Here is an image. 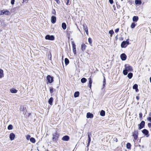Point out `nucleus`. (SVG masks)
Returning <instances> with one entry per match:
<instances>
[{
    "instance_id": "obj_1",
    "label": "nucleus",
    "mask_w": 151,
    "mask_h": 151,
    "mask_svg": "<svg viewBox=\"0 0 151 151\" xmlns=\"http://www.w3.org/2000/svg\"><path fill=\"white\" fill-rule=\"evenodd\" d=\"M124 67L125 69L123 71V73L124 75H126L128 72H131L133 70L132 67L128 64H125Z\"/></svg>"
},
{
    "instance_id": "obj_2",
    "label": "nucleus",
    "mask_w": 151,
    "mask_h": 151,
    "mask_svg": "<svg viewBox=\"0 0 151 151\" xmlns=\"http://www.w3.org/2000/svg\"><path fill=\"white\" fill-rule=\"evenodd\" d=\"M129 39H127L126 41H123L121 44V47H126L129 44Z\"/></svg>"
},
{
    "instance_id": "obj_3",
    "label": "nucleus",
    "mask_w": 151,
    "mask_h": 151,
    "mask_svg": "<svg viewBox=\"0 0 151 151\" xmlns=\"http://www.w3.org/2000/svg\"><path fill=\"white\" fill-rule=\"evenodd\" d=\"M46 40H55V37L54 35H47L45 37Z\"/></svg>"
},
{
    "instance_id": "obj_4",
    "label": "nucleus",
    "mask_w": 151,
    "mask_h": 151,
    "mask_svg": "<svg viewBox=\"0 0 151 151\" xmlns=\"http://www.w3.org/2000/svg\"><path fill=\"white\" fill-rule=\"evenodd\" d=\"M91 133L88 132V143L87 147H88H88L89 146L90 142L91 141Z\"/></svg>"
},
{
    "instance_id": "obj_5",
    "label": "nucleus",
    "mask_w": 151,
    "mask_h": 151,
    "mask_svg": "<svg viewBox=\"0 0 151 151\" xmlns=\"http://www.w3.org/2000/svg\"><path fill=\"white\" fill-rule=\"evenodd\" d=\"M145 125V122L142 121L138 125L139 126V129H140L144 127Z\"/></svg>"
},
{
    "instance_id": "obj_6",
    "label": "nucleus",
    "mask_w": 151,
    "mask_h": 151,
    "mask_svg": "<svg viewBox=\"0 0 151 151\" xmlns=\"http://www.w3.org/2000/svg\"><path fill=\"white\" fill-rule=\"evenodd\" d=\"M47 78L48 82L50 83H51L53 81V77L50 75L47 76Z\"/></svg>"
},
{
    "instance_id": "obj_7",
    "label": "nucleus",
    "mask_w": 151,
    "mask_h": 151,
    "mask_svg": "<svg viewBox=\"0 0 151 151\" xmlns=\"http://www.w3.org/2000/svg\"><path fill=\"white\" fill-rule=\"evenodd\" d=\"M56 21V18L55 16L52 15L51 17V21L52 24H55Z\"/></svg>"
},
{
    "instance_id": "obj_8",
    "label": "nucleus",
    "mask_w": 151,
    "mask_h": 151,
    "mask_svg": "<svg viewBox=\"0 0 151 151\" xmlns=\"http://www.w3.org/2000/svg\"><path fill=\"white\" fill-rule=\"evenodd\" d=\"M53 139L55 140H57L59 136V135L57 132L53 134Z\"/></svg>"
},
{
    "instance_id": "obj_9",
    "label": "nucleus",
    "mask_w": 151,
    "mask_h": 151,
    "mask_svg": "<svg viewBox=\"0 0 151 151\" xmlns=\"http://www.w3.org/2000/svg\"><path fill=\"white\" fill-rule=\"evenodd\" d=\"M69 139V137L68 136L65 135L62 137V139L63 141H68Z\"/></svg>"
},
{
    "instance_id": "obj_10",
    "label": "nucleus",
    "mask_w": 151,
    "mask_h": 151,
    "mask_svg": "<svg viewBox=\"0 0 151 151\" xmlns=\"http://www.w3.org/2000/svg\"><path fill=\"white\" fill-rule=\"evenodd\" d=\"M93 116V114L90 112H88L87 114L86 117L87 118H92Z\"/></svg>"
},
{
    "instance_id": "obj_11",
    "label": "nucleus",
    "mask_w": 151,
    "mask_h": 151,
    "mask_svg": "<svg viewBox=\"0 0 151 151\" xmlns=\"http://www.w3.org/2000/svg\"><path fill=\"white\" fill-rule=\"evenodd\" d=\"M142 132L144 134H145L147 136V137L149 136V132L147 130L145 129H144L143 130H142Z\"/></svg>"
},
{
    "instance_id": "obj_12",
    "label": "nucleus",
    "mask_w": 151,
    "mask_h": 151,
    "mask_svg": "<svg viewBox=\"0 0 151 151\" xmlns=\"http://www.w3.org/2000/svg\"><path fill=\"white\" fill-rule=\"evenodd\" d=\"M15 137V135L13 133H11L9 135V138L11 140H13Z\"/></svg>"
},
{
    "instance_id": "obj_13",
    "label": "nucleus",
    "mask_w": 151,
    "mask_h": 151,
    "mask_svg": "<svg viewBox=\"0 0 151 151\" xmlns=\"http://www.w3.org/2000/svg\"><path fill=\"white\" fill-rule=\"evenodd\" d=\"M120 57L122 60H125L126 59V56L124 53L120 55Z\"/></svg>"
},
{
    "instance_id": "obj_14",
    "label": "nucleus",
    "mask_w": 151,
    "mask_h": 151,
    "mask_svg": "<svg viewBox=\"0 0 151 151\" xmlns=\"http://www.w3.org/2000/svg\"><path fill=\"white\" fill-rule=\"evenodd\" d=\"M133 136L135 139L136 140L138 138V132L137 131H135L133 134Z\"/></svg>"
},
{
    "instance_id": "obj_15",
    "label": "nucleus",
    "mask_w": 151,
    "mask_h": 151,
    "mask_svg": "<svg viewBox=\"0 0 151 151\" xmlns=\"http://www.w3.org/2000/svg\"><path fill=\"white\" fill-rule=\"evenodd\" d=\"M139 19V17L137 16H134L132 18V20L133 22H137Z\"/></svg>"
},
{
    "instance_id": "obj_16",
    "label": "nucleus",
    "mask_w": 151,
    "mask_h": 151,
    "mask_svg": "<svg viewBox=\"0 0 151 151\" xmlns=\"http://www.w3.org/2000/svg\"><path fill=\"white\" fill-rule=\"evenodd\" d=\"M135 3L137 5H140L142 4V1L141 0H135Z\"/></svg>"
},
{
    "instance_id": "obj_17",
    "label": "nucleus",
    "mask_w": 151,
    "mask_h": 151,
    "mask_svg": "<svg viewBox=\"0 0 151 151\" xmlns=\"http://www.w3.org/2000/svg\"><path fill=\"white\" fill-rule=\"evenodd\" d=\"M2 11L4 14L9 15L10 14L9 12L7 10H3Z\"/></svg>"
},
{
    "instance_id": "obj_18",
    "label": "nucleus",
    "mask_w": 151,
    "mask_h": 151,
    "mask_svg": "<svg viewBox=\"0 0 151 151\" xmlns=\"http://www.w3.org/2000/svg\"><path fill=\"white\" fill-rule=\"evenodd\" d=\"M88 86L89 87L91 88V84L92 83V80L91 79V78H88Z\"/></svg>"
},
{
    "instance_id": "obj_19",
    "label": "nucleus",
    "mask_w": 151,
    "mask_h": 151,
    "mask_svg": "<svg viewBox=\"0 0 151 151\" xmlns=\"http://www.w3.org/2000/svg\"><path fill=\"white\" fill-rule=\"evenodd\" d=\"M137 88L138 85L136 84H135L133 86V88L135 89L136 92H137L138 91V89Z\"/></svg>"
},
{
    "instance_id": "obj_20",
    "label": "nucleus",
    "mask_w": 151,
    "mask_h": 151,
    "mask_svg": "<svg viewBox=\"0 0 151 151\" xmlns=\"http://www.w3.org/2000/svg\"><path fill=\"white\" fill-rule=\"evenodd\" d=\"M62 27L64 30H65L66 28V25L65 22H63L62 24Z\"/></svg>"
},
{
    "instance_id": "obj_21",
    "label": "nucleus",
    "mask_w": 151,
    "mask_h": 151,
    "mask_svg": "<svg viewBox=\"0 0 151 151\" xmlns=\"http://www.w3.org/2000/svg\"><path fill=\"white\" fill-rule=\"evenodd\" d=\"M53 99L52 97H51L48 101L49 104L51 105H52V102L53 101Z\"/></svg>"
},
{
    "instance_id": "obj_22",
    "label": "nucleus",
    "mask_w": 151,
    "mask_h": 151,
    "mask_svg": "<svg viewBox=\"0 0 151 151\" xmlns=\"http://www.w3.org/2000/svg\"><path fill=\"white\" fill-rule=\"evenodd\" d=\"M10 91L12 93H16L17 91V90L13 88H12L10 90Z\"/></svg>"
},
{
    "instance_id": "obj_23",
    "label": "nucleus",
    "mask_w": 151,
    "mask_h": 151,
    "mask_svg": "<svg viewBox=\"0 0 151 151\" xmlns=\"http://www.w3.org/2000/svg\"><path fill=\"white\" fill-rule=\"evenodd\" d=\"M4 77L3 71L2 69H0V78Z\"/></svg>"
},
{
    "instance_id": "obj_24",
    "label": "nucleus",
    "mask_w": 151,
    "mask_h": 151,
    "mask_svg": "<svg viewBox=\"0 0 151 151\" xmlns=\"http://www.w3.org/2000/svg\"><path fill=\"white\" fill-rule=\"evenodd\" d=\"M79 92L78 91L76 92L74 94V96L75 98L79 96Z\"/></svg>"
},
{
    "instance_id": "obj_25",
    "label": "nucleus",
    "mask_w": 151,
    "mask_h": 151,
    "mask_svg": "<svg viewBox=\"0 0 151 151\" xmlns=\"http://www.w3.org/2000/svg\"><path fill=\"white\" fill-rule=\"evenodd\" d=\"M30 141L32 143H35L36 142L35 139L33 137H31L30 139Z\"/></svg>"
},
{
    "instance_id": "obj_26",
    "label": "nucleus",
    "mask_w": 151,
    "mask_h": 151,
    "mask_svg": "<svg viewBox=\"0 0 151 151\" xmlns=\"http://www.w3.org/2000/svg\"><path fill=\"white\" fill-rule=\"evenodd\" d=\"M132 76L133 74L131 73H129L127 75V77L129 79H131V78H132Z\"/></svg>"
},
{
    "instance_id": "obj_27",
    "label": "nucleus",
    "mask_w": 151,
    "mask_h": 151,
    "mask_svg": "<svg viewBox=\"0 0 151 151\" xmlns=\"http://www.w3.org/2000/svg\"><path fill=\"white\" fill-rule=\"evenodd\" d=\"M100 115L102 116H104L105 115V111L103 110H102L100 112Z\"/></svg>"
},
{
    "instance_id": "obj_28",
    "label": "nucleus",
    "mask_w": 151,
    "mask_h": 151,
    "mask_svg": "<svg viewBox=\"0 0 151 151\" xmlns=\"http://www.w3.org/2000/svg\"><path fill=\"white\" fill-rule=\"evenodd\" d=\"M86 81V79L85 78H82L81 80V81L83 83H85Z\"/></svg>"
},
{
    "instance_id": "obj_29",
    "label": "nucleus",
    "mask_w": 151,
    "mask_h": 151,
    "mask_svg": "<svg viewBox=\"0 0 151 151\" xmlns=\"http://www.w3.org/2000/svg\"><path fill=\"white\" fill-rule=\"evenodd\" d=\"M65 62L66 65H67L69 63V60L67 58H65Z\"/></svg>"
},
{
    "instance_id": "obj_30",
    "label": "nucleus",
    "mask_w": 151,
    "mask_h": 151,
    "mask_svg": "<svg viewBox=\"0 0 151 151\" xmlns=\"http://www.w3.org/2000/svg\"><path fill=\"white\" fill-rule=\"evenodd\" d=\"M136 26V24L134 22H132V23L131 25V27L132 29L134 28Z\"/></svg>"
},
{
    "instance_id": "obj_31",
    "label": "nucleus",
    "mask_w": 151,
    "mask_h": 151,
    "mask_svg": "<svg viewBox=\"0 0 151 151\" xmlns=\"http://www.w3.org/2000/svg\"><path fill=\"white\" fill-rule=\"evenodd\" d=\"M109 33L110 34L111 36L114 34V32L113 30H111L109 31Z\"/></svg>"
},
{
    "instance_id": "obj_32",
    "label": "nucleus",
    "mask_w": 151,
    "mask_h": 151,
    "mask_svg": "<svg viewBox=\"0 0 151 151\" xmlns=\"http://www.w3.org/2000/svg\"><path fill=\"white\" fill-rule=\"evenodd\" d=\"M13 129V126L11 124L9 125L8 127V129L9 130H11Z\"/></svg>"
},
{
    "instance_id": "obj_33",
    "label": "nucleus",
    "mask_w": 151,
    "mask_h": 151,
    "mask_svg": "<svg viewBox=\"0 0 151 151\" xmlns=\"http://www.w3.org/2000/svg\"><path fill=\"white\" fill-rule=\"evenodd\" d=\"M131 145L129 143H128L126 145V147L127 149H129L130 148Z\"/></svg>"
},
{
    "instance_id": "obj_34",
    "label": "nucleus",
    "mask_w": 151,
    "mask_h": 151,
    "mask_svg": "<svg viewBox=\"0 0 151 151\" xmlns=\"http://www.w3.org/2000/svg\"><path fill=\"white\" fill-rule=\"evenodd\" d=\"M51 14H53L55 15H56V11L55 9H53L52 10Z\"/></svg>"
},
{
    "instance_id": "obj_35",
    "label": "nucleus",
    "mask_w": 151,
    "mask_h": 151,
    "mask_svg": "<svg viewBox=\"0 0 151 151\" xmlns=\"http://www.w3.org/2000/svg\"><path fill=\"white\" fill-rule=\"evenodd\" d=\"M88 41L90 44H91L92 43V39L91 38L89 37L88 38Z\"/></svg>"
},
{
    "instance_id": "obj_36",
    "label": "nucleus",
    "mask_w": 151,
    "mask_h": 151,
    "mask_svg": "<svg viewBox=\"0 0 151 151\" xmlns=\"http://www.w3.org/2000/svg\"><path fill=\"white\" fill-rule=\"evenodd\" d=\"M50 93H52L53 92V88L52 87H50Z\"/></svg>"
},
{
    "instance_id": "obj_37",
    "label": "nucleus",
    "mask_w": 151,
    "mask_h": 151,
    "mask_svg": "<svg viewBox=\"0 0 151 151\" xmlns=\"http://www.w3.org/2000/svg\"><path fill=\"white\" fill-rule=\"evenodd\" d=\"M73 52L75 54H76V48H73Z\"/></svg>"
},
{
    "instance_id": "obj_38",
    "label": "nucleus",
    "mask_w": 151,
    "mask_h": 151,
    "mask_svg": "<svg viewBox=\"0 0 151 151\" xmlns=\"http://www.w3.org/2000/svg\"><path fill=\"white\" fill-rule=\"evenodd\" d=\"M30 136L29 135H27L26 136V139L27 140H29V139H30Z\"/></svg>"
},
{
    "instance_id": "obj_39",
    "label": "nucleus",
    "mask_w": 151,
    "mask_h": 151,
    "mask_svg": "<svg viewBox=\"0 0 151 151\" xmlns=\"http://www.w3.org/2000/svg\"><path fill=\"white\" fill-rule=\"evenodd\" d=\"M72 47H76V45L74 42H72Z\"/></svg>"
},
{
    "instance_id": "obj_40",
    "label": "nucleus",
    "mask_w": 151,
    "mask_h": 151,
    "mask_svg": "<svg viewBox=\"0 0 151 151\" xmlns=\"http://www.w3.org/2000/svg\"><path fill=\"white\" fill-rule=\"evenodd\" d=\"M15 2V0H11V3L12 5L14 4Z\"/></svg>"
},
{
    "instance_id": "obj_41",
    "label": "nucleus",
    "mask_w": 151,
    "mask_h": 151,
    "mask_svg": "<svg viewBox=\"0 0 151 151\" xmlns=\"http://www.w3.org/2000/svg\"><path fill=\"white\" fill-rule=\"evenodd\" d=\"M83 29H85L86 27H88L85 24H83Z\"/></svg>"
},
{
    "instance_id": "obj_42",
    "label": "nucleus",
    "mask_w": 151,
    "mask_h": 151,
    "mask_svg": "<svg viewBox=\"0 0 151 151\" xmlns=\"http://www.w3.org/2000/svg\"><path fill=\"white\" fill-rule=\"evenodd\" d=\"M119 28H117L116 29H115V33H117V32H119Z\"/></svg>"
},
{
    "instance_id": "obj_43",
    "label": "nucleus",
    "mask_w": 151,
    "mask_h": 151,
    "mask_svg": "<svg viewBox=\"0 0 151 151\" xmlns=\"http://www.w3.org/2000/svg\"><path fill=\"white\" fill-rule=\"evenodd\" d=\"M110 3L111 4H112L113 3L114 1L113 0H109Z\"/></svg>"
},
{
    "instance_id": "obj_44",
    "label": "nucleus",
    "mask_w": 151,
    "mask_h": 151,
    "mask_svg": "<svg viewBox=\"0 0 151 151\" xmlns=\"http://www.w3.org/2000/svg\"><path fill=\"white\" fill-rule=\"evenodd\" d=\"M55 1H56V3L58 4H59L60 3V1L59 0H54Z\"/></svg>"
},
{
    "instance_id": "obj_45",
    "label": "nucleus",
    "mask_w": 151,
    "mask_h": 151,
    "mask_svg": "<svg viewBox=\"0 0 151 151\" xmlns=\"http://www.w3.org/2000/svg\"><path fill=\"white\" fill-rule=\"evenodd\" d=\"M142 113H140L139 114V117L140 118H141L142 117Z\"/></svg>"
},
{
    "instance_id": "obj_46",
    "label": "nucleus",
    "mask_w": 151,
    "mask_h": 151,
    "mask_svg": "<svg viewBox=\"0 0 151 151\" xmlns=\"http://www.w3.org/2000/svg\"><path fill=\"white\" fill-rule=\"evenodd\" d=\"M4 15L2 10H0V15Z\"/></svg>"
},
{
    "instance_id": "obj_47",
    "label": "nucleus",
    "mask_w": 151,
    "mask_h": 151,
    "mask_svg": "<svg viewBox=\"0 0 151 151\" xmlns=\"http://www.w3.org/2000/svg\"><path fill=\"white\" fill-rule=\"evenodd\" d=\"M148 121H149L150 122H151V117H149L147 118Z\"/></svg>"
},
{
    "instance_id": "obj_48",
    "label": "nucleus",
    "mask_w": 151,
    "mask_h": 151,
    "mask_svg": "<svg viewBox=\"0 0 151 151\" xmlns=\"http://www.w3.org/2000/svg\"><path fill=\"white\" fill-rule=\"evenodd\" d=\"M67 2H66V4L68 5L69 4L70 0H66Z\"/></svg>"
},
{
    "instance_id": "obj_49",
    "label": "nucleus",
    "mask_w": 151,
    "mask_h": 151,
    "mask_svg": "<svg viewBox=\"0 0 151 151\" xmlns=\"http://www.w3.org/2000/svg\"><path fill=\"white\" fill-rule=\"evenodd\" d=\"M106 84V80L104 78L103 81V86H104Z\"/></svg>"
},
{
    "instance_id": "obj_50",
    "label": "nucleus",
    "mask_w": 151,
    "mask_h": 151,
    "mask_svg": "<svg viewBox=\"0 0 151 151\" xmlns=\"http://www.w3.org/2000/svg\"><path fill=\"white\" fill-rule=\"evenodd\" d=\"M86 45L84 44H83L81 45V47H85Z\"/></svg>"
},
{
    "instance_id": "obj_51",
    "label": "nucleus",
    "mask_w": 151,
    "mask_h": 151,
    "mask_svg": "<svg viewBox=\"0 0 151 151\" xmlns=\"http://www.w3.org/2000/svg\"><path fill=\"white\" fill-rule=\"evenodd\" d=\"M148 127L150 128H151V123H148Z\"/></svg>"
},
{
    "instance_id": "obj_52",
    "label": "nucleus",
    "mask_w": 151,
    "mask_h": 151,
    "mask_svg": "<svg viewBox=\"0 0 151 151\" xmlns=\"http://www.w3.org/2000/svg\"><path fill=\"white\" fill-rule=\"evenodd\" d=\"M48 56L49 57L50 56V59H51V52H50L48 54Z\"/></svg>"
},
{
    "instance_id": "obj_53",
    "label": "nucleus",
    "mask_w": 151,
    "mask_h": 151,
    "mask_svg": "<svg viewBox=\"0 0 151 151\" xmlns=\"http://www.w3.org/2000/svg\"><path fill=\"white\" fill-rule=\"evenodd\" d=\"M29 0H23V2L27 3Z\"/></svg>"
},
{
    "instance_id": "obj_54",
    "label": "nucleus",
    "mask_w": 151,
    "mask_h": 151,
    "mask_svg": "<svg viewBox=\"0 0 151 151\" xmlns=\"http://www.w3.org/2000/svg\"><path fill=\"white\" fill-rule=\"evenodd\" d=\"M84 29L85 31L87 30H88V27H86L85 29Z\"/></svg>"
},
{
    "instance_id": "obj_55",
    "label": "nucleus",
    "mask_w": 151,
    "mask_h": 151,
    "mask_svg": "<svg viewBox=\"0 0 151 151\" xmlns=\"http://www.w3.org/2000/svg\"><path fill=\"white\" fill-rule=\"evenodd\" d=\"M136 99L137 100H138L139 99V97L138 96H137L136 97Z\"/></svg>"
},
{
    "instance_id": "obj_56",
    "label": "nucleus",
    "mask_w": 151,
    "mask_h": 151,
    "mask_svg": "<svg viewBox=\"0 0 151 151\" xmlns=\"http://www.w3.org/2000/svg\"><path fill=\"white\" fill-rule=\"evenodd\" d=\"M86 33V34L87 35H88V30L86 31H85Z\"/></svg>"
},
{
    "instance_id": "obj_57",
    "label": "nucleus",
    "mask_w": 151,
    "mask_h": 151,
    "mask_svg": "<svg viewBox=\"0 0 151 151\" xmlns=\"http://www.w3.org/2000/svg\"><path fill=\"white\" fill-rule=\"evenodd\" d=\"M81 49L82 50V51H83L85 49V48H81Z\"/></svg>"
},
{
    "instance_id": "obj_58",
    "label": "nucleus",
    "mask_w": 151,
    "mask_h": 151,
    "mask_svg": "<svg viewBox=\"0 0 151 151\" xmlns=\"http://www.w3.org/2000/svg\"><path fill=\"white\" fill-rule=\"evenodd\" d=\"M120 6L119 5L118 6H117V7L118 9H119L120 8Z\"/></svg>"
},
{
    "instance_id": "obj_59",
    "label": "nucleus",
    "mask_w": 151,
    "mask_h": 151,
    "mask_svg": "<svg viewBox=\"0 0 151 151\" xmlns=\"http://www.w3.org/2000/svg\"><path fill=\"white\" fill-rule=\"evenodd\" d=\"M149 115L150 116H151V112L150 113H149Z\"/></svg>"
},
{
    "instance_id": "obj_60",
    "label": "nucleus",
    "mask_w": 151,
    "mask_h": 151,
    "mask_svg": "<svg viewBox=\"0 0 151 151\" xmlns=\"http://www.w3.org/2000/svg\"><path fill=\"white\" fill-rule=\"evenodd\" d=\"M150 82L151 83V77H150Z\"/></svg>"
},
{
    "instance_id": "obj_61",
    "label": "nucleus",
    "mask_w": 151,
    "mask_h": 151,
    "mask_svg": "<svg viewBox=\"0 0 151 151\" xmlns=\"http://www.w3.org/2000/svg\"><path fill=\"white\" fill-rule=\"evenodd\" d=\"M122 1L123 0H121Z\"/></svg>"
},
{
    "instance_id": "obj_62",
    "label": "nucleus",
    "mask_w": 151,
    "mask_h": 151,
    "mask_svg": "<svg viewBox=\"0 0 151 151\" xmlns=\"http://www.w3.org/2000/svg\"><path fill=\"white\" fill-rule=\"evenodd\" d=\"M117 36H116V38H117Z\"/></svg>"
},
{
    "instance_id": "obj_63",
    "label": "nucleus",
    "mask_w": 151,
    "mask_h": 151,
    "mask_svg": "<svg viewBox=\"0 0 151 151\" xmlns=\"http://www.w3.org/2000/svg\"><path fill=\"white\" fill-rule=\"evenodd\" d=\"M117 36H116V38H117Z\"/></svg>"
},
{
    "instance_id": "obj_64",
    "label": "nucleus",
    "mask_w": 151,
    "mask_h": 151,
    "mask_svg": "<svg viewBox=\"0 0 151 151\" xmlns=\"http://www.w3.org/2000/svg\"><path fill=\"white\" fill-rule=\"evenodd\" d=\"M113 7H114V5Z\"/></svg>"
}]
</instances>
